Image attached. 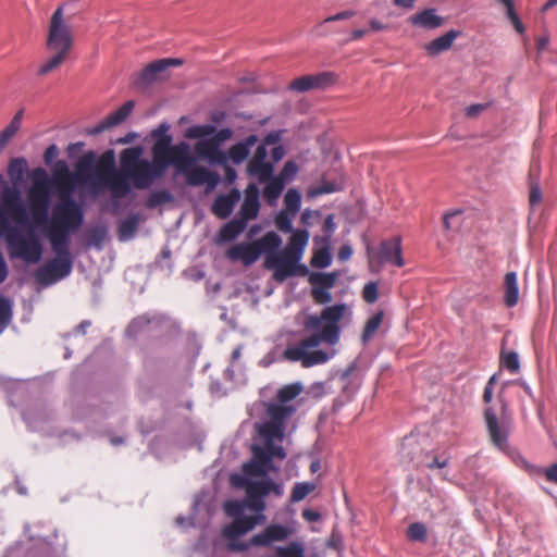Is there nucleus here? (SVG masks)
<instances>
[{"instance_id": "nucleus-1", "label": "nucleus", "mask_w": 557, "mask_h": 557, "mask_svg": "<svg viewBox=\"0 0 557 557\" xmlns=\"http://www.w3.org/2000/svg\"><path fill=\"white\" fill-rule=\"evenodd\" d=\"M302 391L304 386L299 382L284 385L277 389L274 400L264 404L265 411L255 424L263 445L253 446V457L243 463L240 473H232L230 476L233 486L246 491V498L224 504L226 515L233 518V522L222 530V535L228 541V550L243 553L251 547L271 548L277 543L288 542L298 533L299 523L290 517L281 522L269 523L247 541L239 540L256 527L265 523L264 498L270 494L276 497L284 494L283 484L270 479L269 473L278 471L273 463L274 458L283 460L287 456L283 442L288 422L298 408L297 397Z\"/></svg>"}, {"instance_id": "nucleus-2", "label": "nucleus", "mask_w": 557, "mask_h": 557, "mask_svg": "<svg viewBox=\"0 0 557 557\" xmlns=\"http://www.w3.org/2000/svg\"><path fill=\"white\" fill-rule=\"evenodd\" d=\"M350 310L345 304H337L323 309L320 315H309L305 329L310 333L295 345L288 346L283 357L293 362H300L302 367L310 368L326 363L334 357L335 350L319 349L321 344L334 346L341 335L339 322Z\"/></svg>"}, {"instance_id": "nucleus-3", "label": "nucleus", "mask_w": 557, "mask_h": 557, "mask_svg": "<svg viewBox=\"0 0 557 557\" xmlns=\"http://www.w3.org/2000/svg\"><path fill=\"white\" fill-rule=\"evenodd\" d=\"M172 136L158 138L152 146V162L164 165V170L173 166L175 175H183L188 186H206L214 189L220 183V175L203 165L196 164L191 147L187 141L172 145Z\"/></svg>"}, {"instance_id": "nucleus-4", "label": "nucleus", "mask_w": 557, "mask_h": 557, "mask_svg": "<svg viewBox=\"0 0 557 557\" xmlns=\"http://www.w3.org/2000/svg\"><path fill=\"white\" fill-rule=\"evenodd\" d=\"M141 154V147H129L121 152L120 172H111L106 180L114 198H122L131 191L129 182L137 189H147L165 174L164 165L143 159Z\"/></svg>"}, {"instance_id": "nucleus-5", "label": "nucleus", "mask_w": 557, "mask_h": 557, "mask_svg": "<svg viewBox=\"0 0 557 557\" xmlns=\"http://www.w3.org/2000/svg\"><path fill=\"white\" fill-rule=\"evenodd\" d=\"M309 235L306 232H295L289 244L281 249L282 238L274 232L262 236L265 245L264 268L273 272V278L280 283L296 274L297 264L302 258Z\"/></svg>"}, {"instance_id": "nucleus-6", "label": "nucleus", "mask_w": 557, "mask_h": 557, "mask_svg": "<svg viewBox=\"0 0 557 557\" xmlns=\"http://www.w3.org/2000/svg\"><path fill=\"white\" fill-rule=\"evenodd\" d=\"M230 127L218 129L212 124H195L186 128L184 136L198 139L194 146L196 162L207 161L211 165H223L227 162L226 152L221 146L233 137Z\"/></svg>"}, {"instance_id": "nucleus-7", "label": "nucleus", "mask_w": 557, "mask_h": 557, "mask_svg": "<svg viewBox=\"0 0 557 557\" xmlns=\"http://www.w3.org/2000/svg\"><path fill=\"white\" fill-rule=\"evenodd\" d=\"M41 523L34 527L26 523L24 531L29 544L15 543L5 550L3 557H63L66 550L65 543L54 544L52 541V537H58L57 531L52 532L51 537L45 536L37 531Z\"/></svg>"}, {"instance_id": "nucleus-8", "label": "nucleus", "mask_w": 557, "mask_h": 557, "mask_svg": "<svg viewBox=\"0 0 557 557\" xmlns=\"http://www.w3.org/2000/svg\"><path fill=\"white\" fill-rule=\"evenodd\" d=\"M54 258L36 272V281L47 287L67 277L73 269V257L70 251V239L66 234L53 235L49 239Z\"/></svg>"}, {"instance_id": "nucleus-9", "label": "nucleus", "mask_w": 557, "mask_h": 557, "mask_svg": "<svg viewBox=\"0 0 557 557\" xmlns=\"http://www.w3.org/2000/svg\"><path fill=\"white\" fill-rule=\"evenodd\" d=\"M4 240L9 257L12 260L37 264L42 259L44 245L41 238L30 226L10 228Z\"/></svg>"}, {"instance_id": "nucleus-10", "label": "nucleus", "mask_w": 557, "mask_h": 557, "mask_svg": "<svg viewBox=\"0 0 557 557\" xmlns=\"http://www.w3.org/2000/svg\"><path fill=\"white\" fill-rule=\"evenodd\" d=\"M74 185L72 184L67 193H60V200L55 203L52 211L49 237L53 235H63L70 238V234L77 231L84 221V211L82 207L72 197Z\"/></svg>"}, {"instance_id": "nucleus-11", "label": "nucleus", "mask_w": 557, "mask_h": 557, "mask_svg": "<svg viewBox=\"0 0 557 557\" xmlns=\"http://www.w3.org/2000/svg\"><path fill=\"white\" fill-rule=\"evenodd\" d=\"M32 186L27 189V197L33 208H39L41 212L37 222H45L48 219V209L51 199L52 180L42 168H36L30 173Z\"/></svg>"}, {"instance_id": "nucleus-12", "label": "nucleus", "mask_w": 557, "mask_h": 557, "mask_svg": "<svg viewBox=\"0 0 557 557\" xmlns=\"http://www.w3.org/2000/svg\"><path fill=\"white\" fill-rule=\"evenodd\" d=\"M73 36L69 23L64 20L63 8L59 7L52 14L47 37V48L69 54Z\"/></svg>"}, {"instance_id": "nucleus-13", "label": "nucleus", "mask_w": 557, "mask_h": 557, "mask_svg": "<svg viewBox=\"0 0 557 557\" xmlns=\"http://www.w3.org/2000/svg\"><path fill=\"white\" fill-rule=\"evenodd\" d=\"M174 327L173 321L160 313H145L135 318L127 326L125 334L129 338L139 335H154Z\"/></svg>"}, {"instance_id": "nucleus-14", "label": "nucleus", "mask_w": 557, "mask_h": 557, "mask_svg": "<svg viewBox=\"0 0 557 557\" xmlns=\"http://www.w3.org/2000/svg\"><path fill=\"white\" fill-rule=\"evenodd\" d=\"M281 131L270 132L257 147L247 166L249 175L257 180L264 181L273 173V163H267L268 147L276 145L281 140Z\"/></svg>"}, {"instance_id": "nucleus-15", "label": "nucleus", "mask_w": 557, "mask_h": 557, "mask_svg": "<svg viewBox=\"0 0 557 557\" xmlns=\"http://www.w3.org/2000/svg\"><path fill=\"white\" fill-rule=\"evenodd\" d=\"M506 404H503V414L500 420H498L495 410L492 407H487L484 410V421L486 424L487 433L490 440L494 446L497 448L505 450L508 446V436L511 429L510 419H508L505 414Z\"/></svg>"}, {"instance_id": "nucleus-16", "label": "nucleus", "mask_w": 557, "mask_h": 557, "mask_svg": "<svg viewBox=\"0 0 557 557\" xmlns=\"http://www.w3.org/2000/svg\"><path fill=\"white\" fill-rule=\"evenodd\" d=\"M264 253L265 245L261 237L252 243H240L231 246L225 256L232 262H240L245 267H250Z\"/></svg>"}, {"instance_id": "nucleus-17", "label": "nucleus", "mask_w": 557, "mask_h": 557, "mask_svg": "<svg viewBox=\"0 0 557 557\" xmlns=\"http://www.w3.org/2000/svg\"><path fill=\"white\" fill-rule=\"evenodd\" d=\"M183 61L175 58L160 59L149 63L136 77L134 84L137 87L146 88L163 78V74L170 66L182 65Z\"/></svg>"}, {"instance_id": "nucleus-18", "label": "nucleus", "mask_w": 557, "mask_h": 557, "mask_svg": "<svg viewBox=\"0 0 557 557\" xmlns=\"http://www.w3.org/2000/svg\"><path fill=\"white\" fill-rule=\"evenodd\" d=\"M134 108H135V102L133 100L126 101L116 111L112 112L104 120H102L96 126L90 128L88 131V134L98 135L111 127H114V126L121 124L131 115Z\"/></svg>"}, {"instance_id": "nucleus-19", "label": "nucleus", "mask_w": 557, "mask_h": 557, "mask_svg": "<svg viewBox=\"0 0 557 557\" xmlns=\"http://www.w3.org/2000/svg\"><path fill=\"white\" fill-rule=\"evenodd\" d=\"M259 187L255 183L249 184L245 189V197L240 207L238 218L245 219L246 223H248L250 220L256 219L259 213Z\"/></svg>"}, {"instance_id": "nucleus-20", "label": "nucleus", "mask_w": 557, "mask_h": 557, "mask_svg": "<svg viewBox=\"0 0 557 557\" xmlns=\"http://www.w3.org/2000/svg\"><path fill=\"white\" fill-rule=\"evenodd\" d=\"M240 197V191L237 188L231 189L226 195L218 196L212 203V212L221 219L228 218Z\"/></svg>"}, {"instance_id": "nucleus-21", "label": "nucleus", "mask_w": 557, "mask_h": 557, "mask_svg": "<svg viewBox=\"0 0 557 557\" xmlns=\"http://www.w3.org/2000/svg\"><path fill=\"white\" fill-rule=\"evenodd\" d=\"M355 370V364H350L338 375V381L342 388V397L344 398V400L341 401V406L344 404V401L350 400L360 387L359 377L354 375Z\"/></svg>"}, {"instance_id": "nucleus-22", "label": "nucleus", "mask_w": 557, "mask_h": 557, "mask_svg": "<svg viewBox=\"0 0 557 557\" xmlns=\"http://www.w3.org/2000/svg\"><path fill=\"white\" fill-rule=\"evenodd\" d=\"M258 143V136L251 134L242 141H238L230 147L226 152L227 161L231 160L234 164L243 163L249 156L251 148Z\"/></svg>"}, {"instance_id": "nucleus-23", "label": "nucleus", "mask_w": 557, "mask_h": 557, "mask_svg": "<svg viewBox=\"0 0 557 557\" xmlns=\"http://www.w3.org/2000/svg\"><path fill=\"white\" fill-rule=\"evenodd\" d=\"M460 32L451 29L446 34L433 39L424 46L426 53L431 57H435L444 51L451 48L454 41L459 37Z\"/></svg>"}, {"instance_id": "nucleus-24", "label": "nucleus", "mask_w": 557, "mask_h": 557, "mask_svg": "<svg viewBox=\"0 0 557 557\" xmlns=\"http://www.w3.org/2000/svg\"><path fill=\"white\" fill-rule=\"evenodd\" d=\"M385 264L401 268L405 264L401 249V238L394 236L389 240H385Z\"/></svg>"}, {"instance_id": "nucleus-25", "label": "nucleus", "mask_w": 557, "mask_h": 557, "mask_svg": "<svg viewBox=\"0 0 557 557\" xmlns=\"http://www.w3.org/2000/svg\"><path fill=\"white\" fill-rule=\"evenodd\" d=\"M519 302L518 276L516 272H508L504 277V304L513 308Z\"/></svg>"}, {"instance_id": "nucleus-26", "label": "nucleus", "mask_w": 557, "mask_h": 557, "mask_svg": "<svg viewBox=\"0 0 557 557\" xmlns=\"http://www.w3.org/2000/svg\"><path fill=\"white\" fill-rule=\"evenodd\" d=\"M0 200L9 212H16L21 215H25V206L22 201V196L18 189L9 186L0 195Z\"/></svg>"}, {"instance_id": "nucleus-27", "label": "nucleus", "mask_w": 557, "mask_h": 557, "mask_svg": "<svg viewBox=\"0 0 557 557\" xmlns=\"http://www.w3.org/2000/svg\"><path fill=\"white\" fill-rule=\"evenodd\" d=\"M53 180L60 188V193H67L70 186L74 183V174L70 171L64 160H59L53 168Z\"/></svg>"}, {"instance_id": "nucleus-28", "label": "nucleus", "mask_w": 557, "mask_h": 557, "mask_svg": "<svg viewBox=\"0 0 557 557\" xmlns=\"http://www.w3.org/2000/svg\"><path fill=\"white\" fill-rule=\"evenodd\" d=\"M95 156L88 152L81 157L75 163L74 183H87L91 178L94 170Z\"/></svg>"}, {"instance_id": "nucleus-29", "label": "nucleus", "mask_w": 557, "mask_h": 557, "mask_svg": "<svg viewBox=\"0 0 557 557\" xmlns=\"http://www.w3.org/2000/svg\"><path fill=\"white\" fill-rule=\"evenodd\" d=\"M412 25L434 29L443 24V17L436 15L435 9H425L410 17Z\"/></svg>"}, {"instance_id": "nucleus-30", "label": "nucleus", "mask_w": 557, "mask_h": 557, "mask_svg": "<svg viewBox=\"0 0 557 557\" xmlns=\"http://www.w3.org/2000/svg\"><path fill=\"white\" fill-rule=\"evenodd\" d=\"M260 183H264L263 196L270 205H275L278 197L281 196L285 183L281 177L273 176V173L264 181L258 180Z\"/></svg>"}, {"instance_id": "nucleus-31", "label": "nucleus", "mask_w": 557, "mask_h": 557, "mask_svg": "<svg viewBox=\"0 0 557 557\" xmlns=\"http://www.w3.org/2000/svg\"><path fill=\"white\" fill-rule=\"evenodd\" d=\"M24 109L16 111L10 123L0 132V151L15 137L22 126Z\"/></svg>"}, {"instance_id": "nucleus-32", "label": "nucleus", "mask_w": 557, "mask_h": 557, "mask_svg": "<svg viewBox=\"0 0 557 557\" xmlns=\"http://www.w3.org/2000/svg\"><path fill=\"white\" fill-rule=\"evenodd\" d=\"M245 219L235 218L227 222L219 233L221 242H232L236 239L247 227Z\"/></svg>"}, {"instance_id": "nucleus-33", "label": "nucleus", "mask_w": 557, "mask_h": 557, "mask_svg": "<svg viewBox=\"0 0 557 557\" xmlns=\"http://www.w3.org/2000/svg\"><path fill=\"white\" fill-rule=\"evenodd\" d=\"M13 300L0 294V334L13 320Z\"/></svg>"}, {"instance_id": "nucleus-34", "label": "nucleus", "mask_w": 557, "mask_h": 557, "mask_svg": "<svg viewBox=\"0 0 557 557\" xmlns=\"http://www.w3.org/2000/svg\"><path fill=\"white\" fill-rule=\"evenodd\" d=\"M383 321V311H377L366 324L361 341L367 345L374 336Z\"/></svg>"}, {"instance_id": "nucleus-35", "label": "nucleus", "mask_w": 557, "mask_h": 557, "mask_svg": "<svg viewBox=\"0 0 557 557\" xmlns=\"http://www.w3.org/2000/svg\"><path fill=\"white\" fill-rule=\"evenodd\" d=\"M138 228V219L132 216L123 220L119 225V237L120 240L126 242L134 237Z\"/></svg>"}, {"instance_id": "nucleus-36", "label": "nucleus", "mask_w": 557, "mask_h": 557, "mask_svg": "<svg viewBox=\"0 0 557 557\" xmlns=\"http://www.w3.org/2000/svg\"><path fill=\"white\" fill-rule=\"evenodd\" d=\"M174 200L173 195L166 189H160L152 191L146 201V206L150 209H154L164 203L171 202Z\"/></svg>"}, {"instance_id": "nucleus-37", "label": "nucleus", "mask_w": 557, "mask_h": 557, "mask_svg": "<svg viewBox=\"0 0 557 557\" xmlns=\"http://www.w3.org/2000/svg\"><path fill=\"white\" fill-rule=\"evenodd\" d=\"M313 89H326L337 81L335 73L325 71L311 75Z\"/></svg>"}, {"instance_id": "nucleus-38", "label": "nucleus", "mask_w": 557, "mask_h": 557, "mask_svg": "<svg viewBox=\"0 0 557 557\" xmlns=\"http://www.w3.org/2000/svg\"><path fill=\"white\" fill-rule=\"evenodd\" d=\"M54 54L44 62L38 69V75L44 76L59 67L66 59V53L53 51Z\"/></svg>"}, {"instance_id": "nucleus-39", "label": "nucleus", "mask_w": 557, "mask_h": 557, "mask_svg": "<svg viewBox=\"0 0 557 557\" xmlns=\"http://www.w3.org/2000/svg\"><path fill=\"white\" fill-rule=\"evenodd\" d=\"M343 185H344L343 180H341L338 182L337 181H334V182L323 181L320 185L310 189L309 195L311 197H318L321 195L335 193V191L341 190L343 188Z\"/></svg>"}, {"instance_id": "nucleus-40", "label": "nucleus", "mask_w": 557, "mask_h": 557, "mask_svg": "<svg viewBox=\"0 0 557 557\" xmlns=\"http://www.w3.org/2000/svg\"><path fill=\"white\" fill-rule=\"evenodd\" d=\"M287 89L299 94L312 90L313 86L311 75H304L295 78L289 83Z\"/></svg>"}, {"instance_id": "nucleus-41", "label": "nucleus", "mask_w": 557, "mask_h": 557, "mask_svg": "<svg viewBox=\"0 0 557 557\" xmlns=\"http://www.w3.org/2000/svg\"><path fill=\"white\" fill-rule=\"evenodd\" d=\"M500 362L511 373H516L520 369L519 356L515 351H503Z\"/></svg>"}, {"instance_id": "nucleus-42", "label": "nucleus", "mask_w": 557, "mask_h": 557, "mask_svg": "<svg viewBox=\"0 0 557 557\" xmlns=\"http://www.w3.org/2000/svg\"><path fill=\"white\" fill-rule=\"evenodd\" d=\"M407 536L410 541L425 542L428 539L425 525L421 522L411 523L407 530Z\"/></svg>"}, {"instance_id": "nucleus-43", "label": "nucleus", "mask_w": 557, "mask_h": 557, "mask_svg": "<svg viewBox=\"0 0 557 557\" xmlns=\"http://www.w3.org/2000/svg\"><path fill=\"white\" fill-rule=\"evenodd\" d=\"M315 488V485L310 482H301L297 483L294 486L293 493H292V502H300L304 498H306L313 490Z\"/></svg>"}, {"instance_id": "nucleus-44", "label": "nucleus", "mask_w": 557, "mask_h": 557, "mask_svg": "<svg viewBox=\"0 0 557 557\" xmlns=\"http://www.w3.org/2000/svg\"><path fill=\"white\" fill-rule=\"evenodd\" d=\"M356 15V11L354 10H343L341 12H337L333 15H330L327 16L326 18H324L317 27H315V30L319 35H321V27L323 26V24H326V23H331V22H338V21H345V20H349L351 17H354Z\"/></svg>"}, {"instance_id": "nucleus-45", "label": "nucleus", "mask_w": 557, "mask_h": 557, "mask_svg": "<svg viewBox=\"0 0 557 557\" xmlns=\"http://www.w3.org/2000/svg\"><path fill=\"white\" fill-rule=\"evenodd\" d=\"M363 299L373 304L379 298V284L377 282H369L364 285L362 290Z\"/></svg>"}, {"instance_id": "nucleus-46", "label": "nucleus", "mask_w": 557, "mask_h": 557, "mask_svg": "<svg viewBox=\"0 0 557 557\" xmlns=\"http://www.w3.org/2000/svg\"><path fill=\"white\" fill-rule=\"evenodd\" d=\"M285 203L287 207L298 210L300 208V195L296 189H288L285 194Z\"/></svg>"}, {"instance_id": "nucleus-47", "label": "nucleus", "mask_w": 557, "mask_h": 557, "mask_svg": "<svg viewBox=\"0 0 557 557\" xmlns=\"http://www.w3.org/2000/svg\"><path fill=\"white\" fill-rule=\"evenodd\" d=\"M337 275L335 273H323L317 277L315 283L319 284L320 287L331 289L335 285Z\"/></svg>"}, {"instance_id": "nucleus-48", "label": "nucleus", "mask_w": 557, "mask_h": 557, "mask_svg": "<svg viewBox=\"0 0 557 557\" xmlns=\"http://www.w3.org/2000/svg\"><path fill=\"white\" fill-rule=\"evenodd\" d=\"M298 172V166L293 161H287L281 172V177L284 182L293 180Z\"/></svg>"}, {"instance_id": "nucleus-49", "label": "nucleus", "mask_w": 557, "mask_h": 557, "mask_svg": "<svg viewBox=\"0 0 557 557\" xmlns=\"http://www.w3.org/2000/svg\"><path fill=\"white\" fill-rule=\"evenodd\" d=\"M332 262V258L327 251L319 252L312 258V265L315 268H327Z\"/></svg>"}, {"instance_id": "nucleus-50", "label": "nucleus", "mask_w": 557, "mask_h": 557, "mask_svg": "<svg viewBox=\"0 0 557 557\" xmlns=\"http://www.w3.org/2000/svg\"><path fill=\"white\" fill-rule=\"evenodd\" d=\"M312 295H313L314 299L321 304H327L332 300V294L330 293L329 288H323L320 286L314 287L312 289Z\"/></svg>"}, {"instance_id": "nucleus-51", "label": "nucleus", "mask_w": 557, "mask_h": 557, "mask_svg": "<svg viewBox=\"0 0 557 557\" xmlns=\"http://www.w3.org/2000/svg\"><path fill=\"white\" fill-rule=\"evenodd\" d=\"M506 15L509 18V21L511 22L515 29L519 34H522L524 32V26H523L522 22L520 21L518 14L516 13V10L515 9L509 10L508 12H506Z\"/></svg>"}, {"instance_id": "nucleus-52", "label": "nucleus", "mask_w": 557, "mask_h": 557, "mask_svg": "<svg viewBox=\"0 0 557 557\" xmlns=\"http://www.w3.org/2000/svg\"><path fill=\"white\" fill-rule=\"evenodd\" d=\"M278 359V352L276 349L270 350L268 354H265L259 361V364L261 367L268 368L271 364H273Z\"/></svg>"}, {"instance_id": "nucleus-53", "label": "nucleus", "mask_w": 557, "mask_h": 557, "mask_svg": "<svg viewBox=\"0 0 557 557\" xmlns=\"http://www.w3.org/2000/svg\"><path fill=\"white\" fill-rule=\"evenodd\" d=\"M529 201L531 207H534L542 201V190L537 184L531 186Z\"/></svg>"}, {"instance_id": "nucleus-54", "label": "nucleus", "mask_w": 557, "mask_h": 557, "mask_svg": "<svg viewBox=\"0 0 557 557\" xmlns=\"http://www.w3.org/2000/svg\"><path fill=\"white\" fill-rule=\"evenodd\" d=\"M285 156V150L282 145L274 146L271 150V160L267 159V163H273V166L275 163L281 161Z\"/></svg>"}, {"instance_id": "nucleus-55", "label": "nucleus", "mask_w": 557, "mask_h": 557, "mask_svg": "<svg viewBox=\"0 0 557 557\" xmlns=\"http://www.w3.org/2000/svg\"><path fill=\"white\" fill-rule=\"evenodd\" d=\"M537 473H544L547 481L557 484V463H554L544 470L539 469Z\"/></svg>"}, {"instance_id": "nucleus-56", "label": "nucleus", "mask_w": 557, "mask_h": 557, "mask_svg": "<svg viewBox=\"0 0 557 557\" xmlns=\"http://www.w3.org/2000/svg\"><path fill=\"white\" fill-rule=\"evenodd\" d=\"M368 34H369L368 28L354 29L349 33V36L346 39V42L359 40V39L363 38L364 36H367Z\"/></svg>"}, {"instance_id": "nucleus-57", "label": "nucleus", "mask_w": 557, "mask_h": 557, "mask_svg": "<svg viewBox=\"0 0 557 557\" xmlns=\"http://www.w3.org/2000/svg\"><path fill=\"white\" fill-rule=\"evenodd\" d=\"M59 154V149L57 147V145H50L46 151H45V154H44V159H45V162L47 164L51 163L53 159H55Z\"/></svg>"}, {"instance_id": "nucleus-58", "label": "nucleus", "mask_w": 557, "mask_h": 557, "mask_svg": "<svg viewBox=\"0 0 557 557\" xmlns=\"http://www.w3.org/2000/svg\"><path fill=\"white\" fill-rule=\"evenodd\" d=\"M351 255L352 248L349 245H343L337 252V258L339 261H347Z\"/></svg>"}, {"instance_id": "nucleus-59", "label": "nucleus", "mask_w": 557, "mask_h": 557, "mask_svg": "<svg viewBox=\"0 0 557 557\" xmlns=\"http://www.w3.org/2000/svg\"><path fill=\"white\" fill-rule=\"evenodd\" d=\"M9 276V268L7 261L0 251V284L3 283Z\"/></svg>"}, {"instance_id": "nucleus-60", "label": "nucleus", "mask_w": 557, "mask_h": 557, "mask_svg": "<svg viewBox=\"0 0 557 557\" xmlns=\"http://www.w3.org/2000/svg\"><path fill=\"white\" fill-rule=\"evenodd\" d=\"M302 517L309 522H317L321 519L320 512L312 509H305L302 510Z\"/></svg>"}, {"instance_id": "nucleus-61", "label": "nucleus", "mask_w": 557, "mask_h": 557, "mask_svg": "<svg viewBox=\"0 0 557 557\" xmlns=\"http://www.w3.org/2000/svg\"><path fill=\"white\" fill-rule=\"evenodd\" d=\"M176 523L180 527L187 528L195 525V515H190L188 517L180 516L176 518Z\"/></svg>"}, {"instance_id": "nucleus-62", "label": "nucleus", "mask_w": 557, "mask_h": 557, "mask_svg": "<svg viewBox=\"0 0 557 557\" xmlns=\"http://www.w3.org/2000/svg\"><path fill=\"white\" fill-rule=\"evenodd\" d=\"M486 108V106L484 104H472L470 107L467 108L466 110V114L467 116L469 117H475L478 116L484 109Z\"/></svg>"}, {"instance_id": "nucleus-63", "label": "nucleus", "mask_w": 557, "mask_h": 557, "mask_svg": "<svg viewBox=\"0 0 557 557\" xmlns=\"http://www.w3.org/2000/svg\"><path fill=\"white\" fill-rule=\"evenodd\" d=\"M335 228H336V224L334 222V215L330 214L326 216V219L324 221V231H325V233L329 234V236H331L334 233Z\"/></svg>"}, {"instance_id": "nucleus-64", "label": "nucleus", "mask_w": 557, "mask_h": 557, "mask_svg": "<svg viewBox=\"0 0 557 557\" xmlns=\"http://www.w3.org/2000/svg\"><path fill=\"white\" fill-rule=\"evenodd\" d=\"M389 202L392 203L393 208H395V209H397L401 203V200L399 199V195H398L397 190L394 188L391 190Z\"/></svg>"}]
</instances>
